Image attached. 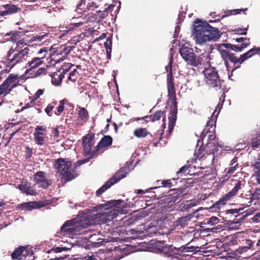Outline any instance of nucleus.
I'll return each mask as SVG.
<instances>
[{"label": "nucleus", "mask_w": 260, "mask_h": 260, "mask_svg": "<svg viewBox=\"0 0 260 260\" xmlns=\"http://www.w3.org/2000/svg\"><path fill=\"white\" fill-rule=\"evenodd\" d=\"M193 34L196 42L202 44L206 41H217L222 33L218 29L212 27L207 22H204L197 19L194 21Z\"/></svg>", "instance_id": "nucleus-1"}, {"label": "nucleus", "mask_w": 260, "mask_h": 260, "mask_svg": "<svg viewBox=\"0 0 260 260\" xmlns=\"http://www.w3.org/2000/svg\"><path fill=\"white\" fill-rule=\"evenodd\" d=\"M104 216L103 212L96 213L90 215V217H87L89 220L85 223L81 222L76 223L75 219L68 220L61 226L60 231L62 233H69L72 235L79 234L82 230L87 226L104 223Z\"/></svg>", "instance_id": "nucleus-2"}, {"label": "nucleus", "mask_w": 260, "mask_h": 260, "mask_svg": "<svg viewBox=\"0 0 260 260\" xmlns=\"http://www.w3.org/2000/svg\"><path fill=\"white\" fill-rule=\"evenodd\" d=\"M29 49L25 47L23 49H18L17 45L15 48L11 47L7 52L5 62L10 69L17 64L24 63L30 59Z\"/></svg>", "instance_id": "nucleus-3"}, {"label": "nucleus", "mask_w": 260, "mask_h": 260, "mask_svg": "<svg viewBox=\"0 0 260 260\" xmlns=\"http://www.w3.org/2000/svg\"><path fill=\"white\" fill-rule=\"evenodd\" d=\"M72 166L71 162L66 159L59 158L55 160L54 168L62 175L66 182L71 181L78 176L75 169H71Z\"/></svg>", "instance_id": "nucleus-4"}, {"label": "nucleus", "mask_w": 260, "mask_h": 260, "mask_svg": "<svg viewBox=\"0 0 260 260\" xmlns=\"http://www.w3.org/2000/svg\"><path fill=\"white\" fill-rule=\"evenodd\" d=\"M123 201L121 200H112L107 202L105 204H101L94 207L95 211L105 208L106 211L104 213V223H107L115 219L118 215L119 212L115 208H120L121 204Z\"/></svg>", "instance_id": "nucleus-5"}, {"label": "nucleus", "mask_w": 260, "mask_h": 260, "mask_svg": "<svg viewBox=\"0 0 260 260\" xmlns=\"http://www.w3.org/2000/svg\"><path fill=\"white\" fill-rule=\"evenodd\" d=\"M219 52L227 71H231L232 75L234 71L241 67V63L239 57L230 50L224 49L222 47L219 49Z\"/></svg>", "instance_id": "nucleus-6"}, {"label": "nucleus", "mask_w": 260, "mask_h": 260, "mask_svg": "<svg viewBox=\"0 0 260 260\" xmlns=\"http://www.w3.org/2000/svg\"><path fill=\"white\" fill-rule=\"evenodd\" d=\"M203 73L205 82L208 86L210 88H215L216 90L222 88L223 80L220 79L218 71L215 68L210 66L205 68Z\"/></svg>", "instance_id": "nucleus-7"}, {"label": "nucleus", "mask_w": 260, "mask_h": 260, "mask_svg": "<svg viewBox=\"0 0 260 260\" xmlns=\"http://www.w3.org/2000/svg\"><path fill=\"white\" fill-rule=\"evenodd\" d=\"M179 52L187 65L197 67L202 64L203 57L197 56L193 49L183 45L180 48Z\"/></svg>", "instance_id": "nucleus-8"}, {"label": "nucleus", "mask_w": 260, "mask_h": 260, "mask_svg": "<svg viewBox=\"0 0 260 260\" xmlns=\"http://www.w3.org/2000/svg\"><path fill=\"white\" fill-rule=\"evenodd\" d=\"M128 168L127 167H122L117 172L115 175L110 178L102 187H101L96 191V196H100L103 193L111 187V186L117 183L121 179L124 178L127 174Z\"/></svg>", "instance_id": "nucleus-9"}, {"label": "nucleus", "mask_w": 260, "mask_h": 260, "mask_svg": "<svg viewBox=\"0 0 260 260\" xmlns=\"http://www.w3.org/2000/svg\"><path fill=\"white\" fill-rule=\"evenodd\" d=\"M20 81V76L17 74H11L5 81L0 85V95L9 94L16 87Z\"/></svg>", "instance_id": "nucleus-10"}, {"label": "nucleus", "mask_w": 260, "mask_h": 260, "mask_svg": "<svg viewBox=\"0 0 260 260\" xmlns=\"http://www.w3.org/2000/svg\"><path fill=\"white\" fill-rule=\"evenodd\" d=\"M94 144V134L88 133L82 138V146L83 148L84 155L88 156V159L97 157L99 153H94V149L91 151V147Z\"/></svg>", "instance_id": "nucleus-11"}, {"label": "nucleus", "mask_w": 260, "mask_h": 260, "mask_svg": "<svg viewBox=\"0 0 260 260\" xmlns=\"http://www.w3.org/2000/svg\"><path fill=\"white\" fill-rule=\"evenodd\" d=\"M242 185L244 186V184H242V181L238 180L232 190L220 198L219 200L216 202L214 206L217 208H220L222 206L226 205L228 202L234 199L238 191L242 188Z\"/></svg>", "instance_id": "nucleus-12"}, {"label": "nucleus", "mask_w": 260, "mask_h": 260, "mask_svg": "<svg viewBox=\"0 0 260 260\" xmlns=\"http://www.w3.org/2000/svg\"><path fill=\"white\" fill-rule=\"evenodd\" d=\"M34 181L39 188L47 189L52 184V181L48 178L47 174L43 171H38L34 175Z\"/></svg>", "instance_id": "nucleus-13"}, {"label": "nucleus", "mask_w": 260, "mask_h": 260, "mask_svg": "<svg viewBox=\"0 0 260 260\" xmlns=\"http://www.w3.org/2000/svg\"><path fill=\"white\" fill-rule=\"evenodd\" d=\"M33 254V250L31 248H29L28 245L19 246L15 249L11 256L13 260H22L25 258L27 256L32 255Z\"/></svg>", "instance_id": "nucleus-14"}, {"label": "nucleus", "mask_w": 260, "mask_h": 260, "mask_svg": "<svg viewBox=\"0 0 260 260\" xmlns=\"http://www.w3.org/2000/svg\"><path fill=\"white\" fill-rule=\"evenodd\" d=\"M218 146L217 142H208L204 149L200 148L198 150L197 152V157L201 159L206 155L214 154L218 150Z\"/></svg>", "instance_id": "nucleus-15"}, {"label": "nucleus", "mask_w": 260, "mask_h": 260, "mask_svg": "<svg viewBox=\"0 0 260 260\" xmlns=\"http://www.w3.org/2000/svg\"><path fill=\"white\" fill-rule=\"evenodd\" d=\"M115 7L114 5H109L108 8H106L104 11H96V14L92 13L91 12V21H96L100 22L103 19L107 18L109 16V14L110 13V16L112 17L113 15L111 12L113 11V8Z\"/></svg>", "instance_id": "nucleus-16"}, {"label": "nucleus", "mask_w": 260, "mask_h": 260, "mask_svg": "<svg viewBox=\"0 0 260 260\" xmlns=\"http://www.w3.org/2000/svg\"><path fill=\"white\" fill-rule=\"evenodd\" d=\"M165 116V114L163 111L161 110H158L153 114H151L150 115H146L142 117H135L132 119L131 121L132 122L134 121H143V122H142V124L144 122L147 123L149 121L153 122L160 120L161 117L164 118Z\"/></svg>", "instance_id": "nucleus-17"}, {"label": "nucleus", "mask_w": 260, "mask_h": 260, "mask_svg": "<svg viewBox=\"0 0 260 260\" xmlns=\"http://www.w3.org/2000/svg\"><path fill=\"white\" fill-rule=\"evenodd\" d=\"M73 65L71 63H68L62 67V72L59 74V71L53 73L51 75V82L52 84L58 86L59 85L64 78V74L68 72Z\"/></svg>", "instance_id": "nucleus-18"}, {"label": "nucleus", "mask_w": 260, "mask_h": 260, "mask_svg": "<svg viewBox=\"0 0 260 260\" xmlns=\"http://www.w3.org/2000/svg\"><path fill=\"white\" fill-rule=\"evenodd\" d=\"M183 190L184 189L182 190L179 189L177 192L169 194L165 199V206L170 207L176 203H179L185 195V193H183Z\"/></svg>", "instance_id": "nucleus-19"}, {"label": "nucleus", "mask_w": 260, "mask_h": 260, "mask_svg": "<svg viewBox=\"0 0 260 260\" xmlns=\"http://www.w3.org/2000/svg\"><path fill=\"white\" fill-rule=\"evenodd\" d=\"M243 208L239 209H232L230 210H227L226 211V213L228 214H235L236 215L235 216V218L234 219L233 223H240L244 219H245L248 215H251L252 214L253 211L250 210L247 211L246 214H243L244 213H242V214L239 213L241 210H242Z\"/></svg>", "instance_id": "nucleus-20"}, {"label": "nucleus", "mask_w": 260, "mask_h": 260, "mask_svg": "<svg viewBox=\"0 0 260 260\" xmlns=\"http://www.w3.org/2000/svg\"><path fill=\"white\" fill-rule=\"evenodd\" d=\"M46 56V54H44L40 57H35L27 60L26 67H29L25 71V74L29 73L32 69H36L42 64L44 62V58Z\"/></svg>", "instance_id": "nucleus-21"}, {"label": "nucleus", "mask_w": 260, "mask_h": 260, "mask_svg": "<svg viewBox=\"0 0 260 260\" xmlns=\"http://www.w3.org/2000/svg\"><path fill=\"white\" fill-rule=\"evenodd\" d=\"M21 11V8L16 5L11 4L3 5L2 6L1 16L13 15Z\"/></svg>", "instance_id": "nucleus-22"}, {"label": "nucleus", "mask_w": 260, "mask_h": 260, "mask_svg": "<svg viewBox=\"0 0 260 260\" xmlns=\"http://www.w3.org/2000/svg\"><path fill=\"white\" fill-rule=\"evenodd\" d=\"M177 104H176L175 103L173 104V107H171L170 115L169 116V123L168 128L170 134L172 133L174 129L177 119Z\"/></svg>", "instance_id": "nucleus-23"}, {"label": "nucleus", "mask_w": 260, "mask_h": 260, "mask_svg": "<svg viewBox=\"0 0 260 260\" xmlns=\"http://www.w3.org/2000/svg\"><path fill=\"white\" fill-rule=\"evenodd\" d=\"M43 206V204L36 201L28 202L22 204H18L16 209L24 211H31L36 208H39Z\"/></svg>", "instance_id": "nucleus-24"}, {"label": "nucleus", "mask_w": 260, "mask_h": 260, "mask_svg": "<svg viewBox=\"0 0 260 260\" xmlns=\"http://www.w3.org/2000/svg\"><path fill=\"white\" fill-rule=\"evenodd\" d=\"M112 142L113 139L111 136L109 135L104 136L95 146L94 153H98V152L100 151L102 149L111 146Z\"/></svg>", "instance_id": "nucleus-25"}, {"label": "nucleus", "mask_w": 260, "mask_h": 260, "mask_svg": "<svg viewBox=\"0 0 260 260\" xmlns=\"http://www.w3.org/2000/svg\"><path fill=\"white\" fill-rule=\"evenodd\" d=\"M249 40V38H248V43H243L240 45H233L230 43H224L222 44L221 47H224V49H229L231 51L233 50L237 52H241L250 45V43Z\"/></svg>", "instance_id": "nucleus-26"}, {"label": "nucleus", "mask_w": 260, "mask_h": 260, "mask_svg": "<svg viewBox=\"0 0 260 260\" xmlns=\"http://www.w3.org/2000/svg\"><path fill=\"white\" fill-rule=\"evenodd\" d=\"M215 121L214 119L209 120L206 125L205 128L201 134V137H205L208 133H211L215 131Z\"/></svg>", "instance_id": "nucleus-27"}, {"label": "nucleus", "mask_w": 260, "mask_h": 260, "mask_svg": "<svg viewBox=\"0 0 260 260\" xmlns=\"http://www.w3.org/2000/svg\"><path fill=\"white\" fill-rule=\"evenodd\" d=\"M160 250L167 257H172L173 254H177V248L174 247L172 245L169 246H163L161 248Z\"/></svg>", "instance_id": "nucleus-28"}, {"label": "nucleus", "mask_w": 260, "mask_h": 260, "mask_svg": "<svg viewBox=\"0 0 260 260\" xmlns=\"http://www.w3.org/2000/svg\"><path fill=\"white\" fill-rule=\"evenodd\" d=\"M246 244H247L246 246L239 247L233 252V254L235 255L240 254L243 252H246L248 250L250 249L253 245V242L251 240L247 239L246 240Z\"/></svg>", "instance_id": "nucleus-29"}, {"label": "nucleus", "mask_w": 260, "mask_h": 260, "mask_svg": "<svg viewBox=\"0 0 260 260\" xmlns=\"http://www.w3.org/2000/svg\"><path fill=\"white\" fill-rule=\"evenodd\" d=\"M134 135L138 138H145L148 135H151L150 133L148 131L146 128L138 127L136 128L134 131Z\"/></svg>", "instance_id": "nucleus-30"}, {"label": "nucleus", "mask_w": 260, "mask_h": 260, "mask_svg": "<svg viewBox=\"0 0 260 260\" xmlns=\"http://www.w3.org/2000/svg\"><path fill=\"white\" fill-rule=\"evenodd\" d=\"M168 96L173 104H177L175 85H167Z\"/></svg>", "instance_id": "nucleus-31"}, {"label": "nucleus", "mask_w": 260, "mask_h": 260, "mask_svg": "<svg viewBox=\"0 0 260 260\" xmlns=\"http://www.w3.org/2000/svg\"><path fill=\"white\" fill-rule=\"evenodd\" d=\"M190 242H188L184 245H182L179 248H177V254H180L181 253L183 252H193L194 251H197L196 249L197 247L195 246H188Z\"/></svg>", "instance_id": "nucleus-32"}, {"label": "nucleus", "mask_w": 260, "mask_h": 260, "mask_svg": "<svg viewBox=\"0 0 260 260\" xmlns=\"http://www.w3.org/2000/svg\"><path fill=\"white\" fill-rule=\"evenodd\" d=\"M189 220V218L187 216L178 218L175 222V226L179 229L184 228L187 225Z\"/></svg>", "instance_id": "nucleus-33"}, {"label": "nucleus", "mask_w": 260, "mask_h": 260, "mask_svg": "<svg viewBox=\"0 0 260 260\" xmlns=\"http://www.w3.org/2000/svg\"><path fill=\"white\" fill-rule=\"evenodd\" d=\"M249 144L253 149L259 147L260 146V132L251 138Z\"/></svg>", "instance_id": "nucleus-34"}, {"label": "nucleus", "mask_w": 260, "mask_h": 260, "mask_svg": "<svg viewBox=\"0 0 260 260\" xmlns=\"http://www.w3.org/2000/svg\"><path fill=\"white\" fill-rule=\"evenodd\" d=\"M19 188L20 190L25 193L27 194L35 195L36 191H35L32 187L28 185L27 184H20L18 185Z\"/></svg>", "instance_id": "nucleus-35"}, {"label": "nucleus", "mask_w": 260, "mask_h": 260, "mask_svg": "<svg viewBox=\"0 0 260 260\" xmlns=\"http://www.w3.org/2000/svg\"><path fill=\"white\" fill-rule=\"evenodd\" d=\"M122 246H115L112 243H108L107 246L105 251L106 252L110 253L112 251L121 252L124 249V247L122 248Z\"/></svg>", "instance_id": "nucleus-36"}, {"label": "nucleus", "mask_w": 260, "mask_h": 260, "mask_svg": "<svg viewBox=\"0 0 260 260\" xmlns=\"http://www.w3.org/2000/svg\"><path fill=\"white\" fill-rule=\"evenodd\" d=\"M34 136L36 144L42 146L45 144V134L44 133H34Z\"/></svg>", "instance_id": "nucleus-37"}, {"label": "nucleus", "mask_w": 260, "mask_h": 260, "mask_svg": "<svg viewBox=\"0 0 260 260\" xmlns=\"http://www.w3.org/2000/svg\"><path fill=\"white\" fill-rule=\"evenodd\" d=\"M172 59L170 61L168 66L170 67V71L167 75V85H175L174 82L173 74L172 72Z\"/></svg>", "instance_id": "nucleus-38"}, {"label": "nucleus", "mask_w": 260, "mask_h": 260, "mask_svg": "<svg viewBox=\"0 0 260 260\" xmlns=\"http://www.w3.org/2000/svg\"><path fill=\"white\" fill-rule=\"evenodd\" d=\"M78 119L83 121H86L88 119V112L84 108H80V110L78 113Z\"/></svg>", "instance_id": "nucleus-39"}, {"label": "nucleus", "mask_w": 260, "mask_h": 260, "mask_svg": "<svg viewBox=\"0 0 260 260\" xmlns=\"http://www.w3.org/2000/svg\"><path fill=\"white\" fill-rule=\"evenodd\" d=\"M175 180L176 179L175 178H173L172 179L169 180H163L162 181L158 180L156 181V183L157 185H159V186L160 187L159 188H160L161 186L170 188L173 185L172 181H173L174 182H175Z\"/></svg>", "instance_id": "nucleus-40"}, {"label": "nucleus", "mask_w": 260, "mask_h": 260, "mask_svg": "<svg viewBox=\"0 0 260 260\" xmlns=\"http://www.w3.org/2000/svg\"><path fill=\"white\" fill-rule=\"evenodd\" d=\"M100 6L97 2H88L86 6L84 13L94 11L96 9L100 8Z\"/></svg>", "instance_id": "nucleus-41"}, {"label": "nucleus", "mask_w": 260, "mask_h": 260, "mask_svg": "<svg viewBox=\"0 0 260 260\" xmlns=\"http://www.w3.org/2000/svg\"><path fill=\"white\" fill-rule=\"evenodd\" d=\"M73 21L70 23L69 25V30H71L76 28H78L83 24V22L78 19L73 18Z\"/></svg>", "instance_id": "nucleus-42"}, {"label": "nucleus", "mask_w": 260, "mask_h": 260, "mask_svg": "<svg viewBox=\"0 0 260 260\" xmlns=\"http://www.w3.org/2000/svg\"><path fill=\"white\" fill-rule=\"evenodd\" d=\"M47 74V69L44 68H39L36 71H33L30 73L31 77L32 78L38 77L41 75H45Z\"/></svg>", "instance_id": "nucleus-43"}, {"label": "nucleus", "mask_w": 260, "mask_h": 260, "mask_svg": "<svg viewBox=\"0 0 260 260\" xmlns=\"http://www.w3.org/2000/svg\"><path fill=\"white\" fill-rule=\"evenodd\" d=\"M260 199V188H256L254 191L251 194L250 202L254 200H258Z\"/></svg>", "instance_id": "nucleus-44"}, {"label": "nucleus", "mask_w": 260, "mask_h": 260, "mask_svg": "<svg viewBox=\"0 0 260 260\" xmlns=\"http://www.w3.org/2000/svg\"><path fill=\"white\" fill-rule=\"evenodd\" d=\"M86 5V0H81L77 6V9L81 11L79 13H84Z\"/></svg>", "instance_id": "nucleus-45"}, {"label": "nucleus", "mask_w": 260, "mask_h": 260, "mask_svg": "<svg viewBox=\"0 0 260 260\" xmlns=\"http://www.w3.org/2000/svg\"><path fill=\"white\" fill-rule=\"evenodd\" d=\"M56 104V102H52L51 104H49L48 106L45 108V111L48 116H52V113H51V112L53 110Z\"/></svg>", "instance_id": "nucleus-46"}, {"label": "nucleus", "mask_w": 260, "mask_h": 260, "mask_svg": "<svg viewBox=\"0 0 260 260\" xmlns=\"http://www.w3.org/2000/svg\"><path fill=\"white\" fill-rule=\"evenodd\" d=\"M251 51H247L244 54L241 55L239 57L241 64H242L246 59L252 57L251 53Z\"/></svg>", "instance_id": "nucleus-47"}, {"label": "nucleus", "mask_w": 260, "mask_h": 260, "mask_svg": "<svg viewBox=\"0 0 260 260\" xmlns=\"http://www.w3.org/2000/svg\"><path fill=\"white\" fill-rule=\"evenodd\" d=\"M68 102V100H67L66 99H63L61 101H60L59 102V103H60V105L57 108V112L58 113V114L56 113L55 112V114L57 115H59V114L60 113H61L63 111V109H64V105L65 104V103L66 102Z\"/></svg>", "instance_id": "nucleus-48"}, {"label": "nucleus", "mask_w": 260, "mask_h": 260, "mask_svg": "<svg viewBox=\"0 0 260 260\" xmlns=\"http://www.w3.org/2000/svg\"><path fill=\"white\" fill-rule=\"evenodd\" d=\"M238 166V165L236 163L234 166H231V167L228 169V171H226L227 169H225L226 176H229L233 174L235 172Z\"/></svg>", "instance_id": "nucleus-49"}, {"label": "nucleus", "mask_w": 260, "mask_h": 260, "mask_svg": "<svg viewBox=\"0 0 260 260\" xmlns=\"http://www.w3.org/2000/svg\"><path fill=\"white\" fill-rule=\"evenodd\" d=\"M210 15L212 17V18H216V19H215L214 20H210L209 21L210 22L218 21L220 19H222L223 18L226 17V15H224L220 17L218 14L217 15L215 12L211 13Z\"/></svg>", "instance_id": "nucleus-50"}, {"label": "nucleus", "mask_w": 260, "mask_h": 260, "mask_svg": "<svg viewBox=\"0 0 260 260\" xmlns=\"http://www.w3.org/2000/svg\"><path fill=\"white\" fill-rule=\"evenodd\" d=\"M47 127L45 125H37L35 128L34 133H43L46 132Z\"/></svg>", "instance_id": "nucleus-51"}, {"label": "nucleus", "mask_w": 260, "mask_h": 260, "mask_svg": "<svg viewBox=\"0 0 260 260\" xmlns=\"http://www.w3.org/2000/svg\"><path fill=\"white\" fill-rule=\"evenodd\" d=\"M112 39L111 37H109L107 38L106 42L104 43V46L106 50L112 49Z\"/></svg>", "instance_id": "nucleus-52"}, {"label": "nucleus", "mask_w": 260, "mask_h": 260, "mask_svg": "<svg viewBox=\"0 0 260 260\" xmlns=\"http://www.w3.org/2000/svg\"><path fill=\"white\" fill-rule=\"evenodd\" d=\"M247 9H235L229 11V14L226 15V16H228L229 15H237L240 14L241 12H245L246 11Z\"/></svg>", "instance_id": "nucleus-53"}, {"label": "nucleus", "mask_w": 260, "mask_h": 260, "mask_svg": "<svg viewBox=\"0 0 260 260\" xmlns=\"http://www.w3.org/2000/svg\"><path fill=\"white\" fill-rule=\"evenodd\" d=\"M190 166L185 165L182 167L177 172V175H179L180 174H188L189 173H187V170L189 169Z\"/></svg>", "instance_id": "nucleus-54"}, {"label": "nucleus", "mask_w": 260, "mask_h": 260, "mask_svg": "<svg viewBox=\"0 0 260 260\" xmlns=\"http://www.w3.org/2000/svg\"><path fill=\"white\" fill-rule=\"evenodd\" d=\"M67 250V248L66 247H56L53 248L50 252H54L55 253H58L61 252L62 251H66Z\"/></svg>", "instance_id": "nucleus-55"}, {"label": "nucleus", "mask_w": 260, "mask_h": 260, "mask_svg": "<svg viewBox=\"0 0 260 260\" xmlns=\"http://www.w3.org/2000/svg\"><path fill=\"white\" fill-rule=\"evenodd\" d=\"M43 92H44V90L41 89H39L36 92V93L35 94V95L33 97V99L31 101V102L32 101H34L37 100L38 99H39L40 98V95H41L43 94Z\"/></svg>", "instance_id": "nucleus-56"}, {"label": "nucleus", "mask_w": 260, "mask_h": 260, "mask_svg": "<svg viewBox=\"0 0 260 260\" xmlns=\"http://www.w3.org/2000/svg\"><path fill=\"white\" fill-rule=\"evenodd\" d=\"M254 171L255 173V176L260 175V164L256 162L254 165Z\"/></svg>", "instance_id": "nucleus-57"}, {"label": "nucleus", "mask_w": 260, "mask_h": 260, "mask_svg": "<svg viewBox=\"0 0 260 260\" xmlns=\"http://www.w3.org/2000/svg\"><path fill=\"white\" fill-rule=\"evenodd\" d=\"M219 220L217 217L215 216H212L209 218L208 223L211 224V225H214L216 223H217L219 222Z\"/></svg>", "instance_id": "nucleus-58"}, {"label": "nucleus", "mask_w": 260, "mask_h": 260, "mask_svg": "<svg viewBox=\"0 0 260 260\" xmlns=\"http://www.w3.org/2000/svg\"><path fill=\"white\" fill-rule=\"evenodd\" d=\"M248 51H251L250 54L251 56H253L255 54H260V48L259 47H253V48L248 50Z\"/></svg>", "instance_id": "nucleus-59"}, {"label": "nucleus", "mask_w": 260, "mask_h": 260, "mask_svg": "<svg viewBox=\"0 0 260 260\" xmlns=\"http://www.w3.org/2000/svg\"><path fill=\"white\" fill-rule=\"evenodd\" d=\"M77 73V70L74 69L73 71H71L69 74L68 77V79L71 81H75L76 80V78H74Z\"/></svg>", "instance_id": "nucleus-60"}, {"label": "nucleus", "mask_w": 260, "mask_h": 260, "mask_svg": "<svg viewBox=\"0 0 260 260\" xmlns=\"http://www.w3.org/2000/svg\"><path fill=\"white\" fill-rule=\"evenodd\" d=\"M252 222L257 223L260 221V212L256 213L251 218Z\"/></svg>", "instance_id": "nucleus-61"}, {"label": "nucleus", "mask_w": 260, "mask_h": 260, "mask_svg": "<svg viewBox=\"0 0 260 260\" xmlns=\"http://www.w3.org/2000/svg\"><path fill=\"white\" fill-rule=\"evenodd\" d=\"M32 150L31 148L27 147L25 150V157L26 158H29L31 156Z\"/></svg>", "instance_id": "nucleus-62"}, {"label": "nucleus", "mask_w": 260, "mask_h": 260, "mask_svg": "<svg viewBox=\"0 0 260 260\" xmlns=\"http://www.w3.org/2000/svg\"><path fill=\"white\" fill-rule=\"evenodd\" d=\"M45 37H46V35L33 36L32 40L33 41L40 42V41H41L42 40H43Z\"/></svg>", "instance_id": "nucleus-63"}, {"label": "nucleus", "mask_w": 260, "mask_h": 260, "mask_svg": "<svg viewBox=\"0 0 260 260\" xmlns=\"http://www.w3.org/2000/svg\"><path fill=\"white\" fill-rule=\"evenodd\" d=\"M81 260H97L95 256L92 254L91 255H87L83 258H80Z\"/></svg>", "instance_id": "nucleus-64"}]
</instances>
